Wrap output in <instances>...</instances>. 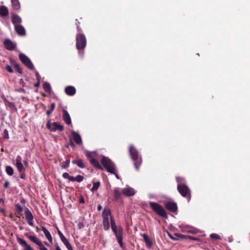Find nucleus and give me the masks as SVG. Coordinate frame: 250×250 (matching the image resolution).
<instances>
[{"label": "nucleus", "mask_w": 250, "mask_h": 250, "mask_svg": "<svg viewBox=\"0 0 250 250\" xmlns=\"http://www.w3.org/2000/svg\"><path fill=\"white\" fill-rule=\"evenodd\" d=\"M9 14L8 8L4 5L0 6V15L3 17L7 16Z\"/></svg>", "instance_id": "obj_29"}, {"label": "nucleus", "mask_w": 250, "mask_h": 250, "mask_svg": "<svg viewBox=\"0 0 250 250\" xmlns=\"http://www.w3.org/2000/svg\"><path fill=\"white\" fill-rule=\"evenodd\" d=\"M101 162L107 171L110 173H115L116 166L108 157H103L101 160Z\"/></svg>", "instance_id": "obj_5"}, {"label": "nucleus", "mask_w": 250, "mask_h": 250, "mask_svg": "<svg viewBox=\"0 0 250 250\" xmlns=\"http://www.w3.org/2000/svg\"><path fill=\"white\" fill-rule=\"evenodd\" d=\"M22 158L20 155H18L16 159V164L22 163Z\"/></svg>", "instance_id": "obj_44"}, {"label": "nucleus", "mask_w": 250, "mask_h": 250, "mask_svg": "<svg viewBox=\"0 0 250 250\" xmlns=\"http://www.w3.org/2000/svg\"><path fill=\"white\" fill-rule=\"evenodd\" d=\"M52 112L53 111L49 109L46 111V114L47 116H49Z\"/></svg>", "instance_id": "obj_55"}, {"label": "nucleus", "mask_w": 250, "mask_h": 250, "mask_svg": "<svg viewBox=\"0 0 250 250\" xmlns=\"http://www.w3.org/2000/svg\"><path fill=\"white\" fill-rule=\"evenodd\" d=\"M5 48L10 51L13 50L16 47V45L9 39H6L4 42Z\"/></svg>", "instance_id": "obj_15"}, {"label": "nucleus", "mask_w": 250, "mask_h": 250, "mask_svg": "<svg viewBox=\"0 0 250 250\" xmlns=\"http://www.w3.org/2000/svg\"><path fill=\"white\" fill-rule=\"evenodd\" d=\"M56 250H62L59 246H57L56 248Z\"/></svg>", "instance_id": "obj_62"}, {"label": "nucleus", "mask_w": 250, "mask_h": 250, "mask_svg": "<svg viewBox=\"0 0 250 250\" xmlns=\"http://www.w3.org/2000/svg\"><path fill=\"white\" fill-rule=\"evenodd\" d=\"M16 166L19 172L25 170V169L24 167L23 164L22 163L16 164Z\"/></svg>", "instance_id": "obj_37"}, {"label": "nucleus", "mask_w": 250, "mask_h": 250, "mask_svg": "<svg viewBox=\"0 0 250 250\" xmlns=\"http://www.w3.org/2000/svg\"><path fill=\"white\" fill-rule=\"evenodd\" d=\"M177 190L183 197L187 199L189 202L191 199L190 190L189 188L185 184H178Z\"/></svg>", "instance_id": "obj_6"}, {"label": "nucleus", "mask_w": 250, "mask_h": 250, "mask_svg": "<svg viewBox=\"0 0 250 250\" xmlns=\"http://www.w3.org/2000/svg\"><path fill=\"white\" fill-rule=\"evenodd\" d=\"M142 236L143 237L145 242H146L147 240H148V239H149V238L148 235L146 233H144V234H142Z\"/></svg>", "instance_id": "obj_48"}, {"label": "nucleus", "mask_w": 250, "mask_h": 250, "mask_svg": "<svg viewBox=\"0 0 250 250\" xmlns=\"http://www.w3.org/2000/svg\"><path fill=\"white\" fill-rule=\"evenodd\" d=\"M46 127L52 132H55L57 130L62 131L64 130V126L58 122H54L51 124L48 121L46 123Z\"/></svg>", "instance_id": "obj_7"}, {"label": "nucleus", "mask_w": 250, "mask_h": 250, "mask_svg": "<svg viewBox=\"0 0 250 250\" xmlns=\"http://www.w3.org/2000/svg\"><path fill=\"white\" fill-rule=\"evenodd\" d=\"M122 192L125 196L127 197L132 196L135 195L136 192L134 189L131 187L123 188Z\"/></svg>", "instance_id": "obj_13"}, {"label": "nucleus", "mask_w": 250, "mask_h": 250, "mask_svg": "<svg viewBox=\"0 0 250 250\" xmlns=\"http://www.w3.org/2000/svg\"><path fill=\"white\" fill-rule=\"evenodd\" d=\"M186 237H184V239H190V240H195V241H200V239L198 238H196V237H194L193 236H187L186 235Z\"/></svg>", "instance_id": "obj_40"}, {"label": "nucleus", "mask_w": 250, "mask_h": 250, "mask_svg": "<svg viewBox=\"0 0 250 250\" xmlns=\"http://www.w3.org/2000/svg\"><path fill=\"white\" fill-rule=\"evenodd\" d=\"M16 208V214L17 217L20 218V216L22 215V212L23 211V208L19 204H16L15 205Z\"/></svg>", "instance_id": "obj_27"}, {"label": "nucleus", "mask_w": 250, "mask_h": 250, "mask_svg": "<svg viewBox=\"0 0 250 250\" xmlns=\"http://www.w3.org/2000/svg\"><path fill=\"white\" fill-rule=\"evenodd\" d=\"M2 136L3 137V138L5 139H9V134H8V131L7 129H4L3 132V134H2Z\"/></svg>", "instance_id": "obj_41"}, {"label": "nucleus", "mask_w": 250, "mask_h": 250, "mask_svg": "<svg viewBox=\"0 0 250 250\" xmlns=\"http://www.w3.org/2000/svg\"><path fill=\"white\" fill-rule=\"evenodd\" d=\"M145 243H146V246L147 248H151V247L152 246V242L151 240V239H148V240L146 241Z\"/></svg>", "instance_id": "obj_43"}, {"label": "nucleus", "mask_w": 250, "mask_h": 250, "mask_svg": "<svg viewBox=\"0 0 250 250\" xmlns=\"http://www.w3.org/2000/svg\"><path fill=\"white\" fill-rule=\"evenodd\" d=\"M122 193L119 188H115L113 190V200L116 202H123L122 199Z\"/></svg>", "instance_id": "obj_12"}, {"label": "nucleus", "mask_w": 250, "mask_h": 250, "mask_svg": "<svg viewBox=\"0 0 250 250\" xmlns=\"http://www.w3.org/2000/svg\"><path fill=\"white\" fill-rule=\"evenodd\" d=\"M10 62L13 65L15 68L16 69V71L19 73L21 74L22 73V70L19 65V64L13 59H11Z\"/></svg>", "instance_id": "obj_26"}, {"label": "nucleus", "mask_w": 250, "mask_h": 250, "mask_svg": "<svg viewBox=\"0 0 250 250\" xmlns=\"http://www.w3.org/2000/svg\"><path fill=\"white\" fill-rule=\"evenodd\" d=\"M77 30L79 33L77 34L76 37V47L79 51H80L84 49L85 47L86 44V39L85 35L81 33V29L78 25L77 26Z\"/></svg>", "instance_id": "obj_3"}, {"label": "nucleus", "mask_w": 250, "mask_h": 250, "mask_svg": "<svg viewBox=\"0 0 250 250\" xmlns=\"http://www.w3.org/2000/svg\"><path fill=\"white\" fill-rule=\"evenodd\" d=\"M128 149L130 156L133 162L134 166L136 169L139 170L142 163V157L133 145H129Z\"/></svg>", "instance_id": "obj_2"}, {"label": "nucleus", "mask_w": 250, "mask_h": 250, "mask_svg": "<svg viewBox=\"0 0 250 250\" xmlns=\"http://www.w3.org/2000/svg\"><path fill=\"white\" fill-rule=\"evenodd\" d=\"M41 229L43 231L45 236V237L47 239L49 242L52 243L53 239L49 231L44 227H42Z\"/></svg>", "instance_id": "obj_23"}, {"label": "nucleus", "mask_w": 250, "mask_h": 250, "mask_svg": "<svg viewBox=\"0 0 250 250\" xmlns=\"http://www.w3.org/2000/svg\"><path fill=\"white\" fill-rule=\"evenodd\" d=\"M183 231H186L192 234L195 233L196 232L194 229L188 226H183L181 227Z\"/></svg>", "instance_id": "obj_30"}, {"label": "nucleus", "mask_w": 250, "mask_h": 250, "mask_svg": "<svg viewBox=\"0 0 250 250\" xmlns=\"http://www.w3.org/2000/svg\"><path fill=\"white\" fill-rule=\"evenodd\" d=\"M100 185V182H97L94 183L93 187H92V188L91 189V190L92 191H96L99 188Z\"/></svg>", "instance_id": "obj_36"}, {"label": "nucleus", "mask_w": 250, "mask_h": 250, "mask_svg": "<svg viewBox=\"0 0 250 250\" xmlns=\"http://www.w3.org/2000/svg\"><path fill=\"white\" fill-rule=\"evenodd\" d=\"M12 8L15 10H19L21 8L19 0H11Z\"/></svg>", "instance_id": "obj_28"}, {"label": "nucleus", "mask_w": 250, "mask_h": 250, "mask_svg": "<svg viewBox=\"0 0 250 250\" xmlns=\"http://www.w3.org/2000/svg\"><path fill=\"white\" fill-rule=\"evenodd\" d=\"M25 219L28 223V224L31 226H33V219L34 216L32 214L31 211L29 208H26L24 212Z\"/></svg>", "instance_id": "obj_10"}, {"label": "nucleus", "mask_w": 250, "mask_h": 250, "mask_svg": "<svg viewBox=\"0 0 250 250\" xmlns=\"http://www.w3.org/2000/svg\"><path fill=\"white\" fill-rule=\"evenodd\" d=\"M175 236L176 237H173L171 234L168 233L169 237L173 240H184V237H186V235L181 234L180 233H176L174 234Z\"/></svg>", "instance_id": "obj_25"}, {"label": "nucleus", "mask_w": 250, "mask_h": 250, "mask_svg": "<svg viewBox=\"0 0 250 250\" xmlns=\"http://www.w3.org/2000/svg\"><path fill=\"white\" fill-rule=\"evenodd\" d=\"M71 134L73 136L74 141L77 144L81 145L82 144V140L81 137L78 133L73 131L71 132Z\"/></svg>", "instance_id": "obj_19"}, {"label": "nucleus", "mask_w": 250, "mask_h": 250, "mask_svg": "<svg viewBox=\"0 0 250 250\" xmlns=\"http://www.w3.org/2000/svg\"><path fill=\"white\" fill-rule=\"evenodd\" d=\"M4 202V201L1 198H0V203H3Z\"/></svg>", "instance_id": "obj_64"}, {"label": "nucleus", "mask_w": 250, "mask_h": 250, "mask_svg": "<svg viewBox=\"0 0 250 250\" xmlns=\"http://www.w3.org/2000/svg\"><path fill=\"white\" fill-rule=\"evenodd\" d=\"M11 20L14 26L21 25L22 22L21 18L17 14H13L11 16Z\"/></svg>", "instance_id": "obj_14"}, {"label": "nucleus", "mask_w": 250, "mask_h": 250, "mask_svg": "<svg viewBox=\"0 0 250 250\" xmlns=\"http://www.w3.org/2000/svg\"><path fill=\"white\" fill-rule=\"evenodd\" d=\"M9 185V182L8 181H6L4 184V187L5 188H7L8 187Z\"/></svg>", "instance_id": "obj_56"}, {"label": "nucleus", "mask_w": 250, "mask_h": 250, "mask_svg": "<svg viewBox=\"0 0 250 250\" xmlns=\"http://www.w3.org/2000/svg\"><path fill=\"white\" fill-rule=\"evenodd\" d=\"M5 69L6 71H7L9 73H12L13 72V69L12 68V67L9 65H7L5 67Z\"/></svg>", "instance_id": "obj_47"}, {"label": "nucleus", "mask_w": 250, "mask_h": 250, "mask_svg": "<svg viewBox=\"0 0 250 250\" xmlns=\"http://www.w3.org/2000/svg\"><path fill=\"white\" fill-rule=\"evenodd\" d=\"M40 85V81H37V82L34 84V86L36 87H38Z\"/></svg>", "instance_id": "obj_54"}, {"label": "nucleus", "mask_w": 250, "mask_h": 250, "mask_svg": "<svg viewBox=\"0 0 250 250\" xmlns=\"http://www.w3.org/2000/svg\"><path fill=\"white\" fill-rule=\"evenodd\" d=\"M75 88L73 86H67L65 88V93L69 96H73L76 93Z\"/></svg>", "instance_id": "obj_20"}, {"label": "nucleus", "mask_w": 250, "mask_h": 250, "mask_svg": "<svg viewBox=\"0 0 250 250\" xmlns=\"http://www.w3.org/2000/svg\"><path fill=\"white\" fill-rule=\"evenodd\" d=\"M90 163L96 168L103 170V167L100 165L99 162L95 158H91L90 159Z\"/></svg>", "instance_id": "obj_24"}, {"label": "nucleus", "mask_w": 250, "mask_h": 250, "mask_svg": "<svg viewBox=\"0 0 250 250\" xmlns=\"http://www.w3.org/2000/svg\"><path fill=\"white\" fill-rule=\"evenodd\" d=\"M5 171L6 173L9 176H12L14 173L13 168L11 166H6Z\"/></svg>", "instance_id": "obj_34"}, {"label": "nucleus", "mask_w": 250, "mask_h": 250, "mask_svg": "<svg viewBox=\"0 0 250 250\" xmlns=\"http://www.w3.org/2000/svg\"><path fill=\"white\" fill-rule=\"evenodd\" d=\"M35 75H36L37 81H40V75H39V74L38 72H36Z\"/></svg>", "instance_id": "obj_53"}, {"label": "nucleus", "mask_w": 250, "mask_h": 250, "mask_svg": "<svg viewBox=\"0 0 250 250\" xmlns=\"http://www.w3.org/2000/svg\"><path fill=\"white\" fill-rule=\"evenodd\" d=\"M43 89L47 92H51V86L50 84L47 82H45L42 85Z\"/></svg>", "instance_id": "obj_33"}, {"label": "nucleus", "mask_w": 250, "mask_h": 250, "mask_svg": "<svg viewBox=\"0 0 250 250\" xmlns=\"http://www.w3.org/2000/svg\"><path fill=\"white\" fill-rule=\"evenodd\" d=\"M72 163L74 165H77L80 168H84L86 167V165L83 161L81 159L73 160Z\"/></svg>", "instance_id": "obj_21"}, {"label": "nucleus", "mask_w": 250, "mask_h": 250, "mask_svg": "<svg viewBox=\"0 0 250 250\" xmlns=\"http://www.w3.org/2000/svg\"><path fill=\"white\" fill-rule=\"evenodd\" d=\"M56 229H57L58 234L59 235L62 241L63 242V244L64 243L67 242L68 241L67 239L64 237V236L63 235L61 231V230L59 229L58 227H56Z\"/></svg>", "instance_id": "obj_31"}, {"label": "nucleus", "mask_w": 250, "mask_h": 250, "mask_svg": "<svg viewBox=\"0 0 250 250\" xmlns=\"http://www.w3.org/2000/svg\"><path fill=\"white\" fill-rule=\"evenodd\" d=\"M85 155L86 156V157L89 159V161L90 159L93 158L91 152L86 150L85 151Z\"/></svg>", "instance_id": "obj_39"}, {"label": "nucleus", "mask_w": 250, "mask_h": 250, "mask_svg": "<svg viewBox=\"0 0 250 250\" xmlns=\"http://www.w3.org/2000/svg\"><path fill=\"white\" fill-rule=\"evenodd\" d=\"M210 237L212 239H214L216 240H221V236L216 233H211L210 235Z\"/></svg>", "instance_id": "obj_38"}, {"label": "nucleus", "mask_w": 250, "mask_h": 250, "mask_svg": "<svg viewBox=\"0 0 250 250\" xmlns=\"http://www.w3.org/2000/svg\"><path fill=\"white\" fill-rule=\"evenodd\" d=\"M149 205L152 210L159 216L166 219L168 218L166 211L161 205L153 202H150Z\"/></svg>", "instance_id": "obj_4"}, {"label": "nucleus", "mask_w": 250, "mask_h": 250, "mask_svg": "<svg viewBox=\"0 0 250 250\" xmlns=\"http://www.w3.org/2000/svg\"><path fill=\"white\" fill-rule=\"evenodd\" d=\"M0 212L4 214L5 213V209L4 208H0Z\"/></svg>", "instance_id": "obj_60"}, {"label": "nucleus", "mask_w": 250, "mask_h": 250, "mask_svg": "<svg viewBox=\"0 0 250 250\" xmlns=\"http://www.w3.org/2000/svg\"><path fill=\"white\" fill-rule=\"evenodd\" d=\"M17 241L21 245L25 247L24 250H33V248L30 245L27 244L24 239L18 237Z\"/></svg>", "instance_id": "obj_17"}, {"label": "nucleus", "mask_w": 250, "mask_h": 250, "mask_svg": "<svg viewBox=\"0 0 250 250\" xmlns=\"http://www.w3.org/2000/svg\"><path fill=\"white\" fill-rule=\"evenodd\" d=\"M97 209L98 211L101 210L102 209V207L101 205H98L97 207Z\"/></svg>", "instance_id": "obj_61"}, {"label": "nucleus", "mask_w": 250, "mask_h": 250, "mask_svg": "<svg viewBox=\"0 0 250 250\" xmlns=\"http://www.w3.org/2000/svg\"><path fill=\"white\" fill-rule=\"evenodd\" d=\"M3 100L5 102V105L7 108H8L12 111H13L14 110L16 109V106L13 103L7 101L5 97L3 98Z\"/></svg>", "instance_id": "obj_22"}, {"label": "nucleus", "mask_w": 250, "mask_h": 250, "mask_svg": "<svg viewBox=\"0 0 250 250\" xmlns=\"http://www.w3.org/2000/svg\"><path fill=\"white\" fill-rule=\"evenodd\" d=\"M84 178L83 176H81L80 175H77L76 177H73L71 178V181L72 182H77L79 183H80L82 182Z\"/></svg>", "instance_id": "obj_32"}, {"label": "nucleus", "mask_w": 250, "mask_h": 250, "mask_svg": "<svg viewBox=\"0 0 250 250\" xmlns=\"http://www.w3.org/2000/svg\"><path fill=\"white\" fill-rule=\"evenodd\" d=\"M55 106H56V104H55V103H51V108H50V110H51L52 111H53L54 109H55Z\"/></svg>", "instance_id": "obj_51"}, {"label": "nucleus", "mask_w": 250, "mask_h": 250, "mask_svg": "<svg viewBox=\"0 0 250 250\" xmlns=\"http://www.w3.org/2000/svg\"><path fill=\"white\" fill-rule=\"evenodd\" d=\"M64 244L68 250H73L71 245L68 241H67L66 243H64Z\"/></svg>", "instance_id": "obj_45"}, {"label": "nucleus", "mask_w": 250, "mask_h": 250, "mask_svg": "<svg viewBox=\"0 0 250 250\" xmlns=\"http://www.w3.org/2000/svg\"><path fill=\"white\" fill-rule=\"evenodd\" d=\"M83 227V224L82 223H79L78 224V227L79 229H81Z\"/></svg>", "instance_id": "obj_59"}, {"label": "nucleus", "mask_w": 250, "mask_h": 250, "mask_svg": "<svg viewBox=\"0 0 250 250\" xmlns=\"http://www.w3.org/2000/svg\"><path fill=\"white\" fill-rule=\"evenodd\" d=\"M15 30L16 33L20 36H24L25 35V28L21 24L15 26Z\"/></svg>", "instance_id": "obj_18"}, {"label": "nucleus", "mask_w": 250, "mask_h": 250, "mask_svg": "<svg viewBox=\"0 0 250 250\" xmlns=\"http://www.w3.org/2000/svg\"><path fill=\"white\" fill-rule=\"evenodd\" d=\"M19 59L29 69L33 70L34 69V65L31 62L30 59L23 53H20L19 54Z\"/></svg>", "instance_id": "obj_8"}, {"label": "nucleus", "mask_w": 250, "mask_h": 250, "mask_svg": "<svg viewBox=\"0 0 250 250\" xmlns=\"http://www.w3.org/2000/svg\"><path fill=\"white\" fill-rule=\"evenodd\" d=\"M69 145H70L72 147L75 146V145L74 144V142L72 141V140H70Z\"/></svg>", "instance_id": "obj_57"}, {"label": "nucleus", "mask_w": 250, "mask_h": 250, "mask_svg": "<svg viewBox=\"0 0 250 250\" xmlns=\"http://www.w3.org/2000/svg\"><path fill=\"white\" fill-rule=\"evenodd\" d=\"M24 164L25 166H27L28 165V162L27 161H24Z\"/></svg>", "instance_id": "obj_63"}, {"label": "nucleus", "mask_w": 250, "mask_h": 250, "mask_svg": "<svg viewBox=\"0 0 250 250\" xmlns=\"http://www.w3.org/2000/svg\"><path fill=\"white\" fill-rule=\"evenodd\" d=\"M176 182L179 183V184H182V183L184 181V179L180 177H176Z\"/></svg>", "instance_id": "obj_46"}, {"label": "nucleus", "mask_w": 250, "mask_h": 250, "mask_svg": "<svg viewBox=\"0 0 250 250\" xmlns=\"http://www.w3.org/2000/svg\"><path fill=\"white\" fill-rule=\"evenodd\" d=\"M165 208L172 212H175L178 210V207L175 202H167L165 205Z\"/></svg>", "instance_id": "obj_11"}, {"label": "nucleus", "mask_w": 250, "mask_h": 250, "mask_svg": "<svg viewBox=\"0 0 250 250\" xmlns=\"http://www.w3.org/2000/svg\"><path fill=\"white\" fill-rule=\"evenodd\" d=\"M55 106H56V104H55V103H51V108H50V110H51L52 111H53L54 109H55Z\"/></svg>", "instance_id": "obj_52"}, {"label": "nucleus", "mask_w": 250, "mask_h": 250, "mask_svg": "<svg viewBox=\"0 0 250 250\" xmlns=\"http://www.w3.org/2000/svg\"><path fill=\"white\" fill-rule=\"evenodd\" d=\"M62 119L68 125L71 124V119L68 112L65 109H62Z\"/></svg>", "instance_id": "obj_16"}, {"label": "nucleus", "mask_w": 250, "mask_h": 250, "mask_svg": "<svg viewBox=\"0 0 250 250\" xmlns=\"http://www.w3.org/2000/svg\"><path fill=\"white\" fill-rule=\"evenodd\" d=\"M21 173L20 178L23 179H25L26 178V174L25 173V171L20 172Z\"/></svg>", "instance_id": "obj_49"}, {"label": "nucleus", "mask_w": 250, "mask_h": 250, "mask_svg": "<svg viewBox=\"0 0 250 250\" xmlns=\"http://www.w3.org/2000/svg\"><path fill=\"white\" fill-rule=\"evenodd\" d=\"M62 177L65 179H67L69 181H71V178H72V176H70L69 174L67 172H64L62 174Z\"/></svg>", "instance_id": "obj_42"}, {"label": "nucleus", "mask_w": 250, "mask_h": 250, "mask_svg": "<svg viewBox=\"0 0 250 250\" xmlns=\"http://www.w3.org/2000/svg\"><path fill=\"white\" fill-rule=\"evenodd\" d=\"M113 174H114L116 176V177L118 179H120V177H119V176L118 175V174L116 172V170L115 169V173H112Z\"/></svg>", "instance_id": "obj_58"}, {"label": "nucleus", "mask_w": 250, "mask_h": 250, "mask_svg": "<svg viewBox=\"0 0 250 250\" xmlns=\"http://www.w3.org/2000/svg\"><path fill=\"white\" fill-rule=\"evenodd\" d=\"M70 159H67L64 162L61 163L60 166L62 168L65 169L70 164Z\"/></svg>", "instance_id": "obj_35"}, {"label": "nucleus", "mask_w": 250, "mask_h": 250, "mask_svg": "<svg viewBox=\"0 0 250 250\" xmlns=\"http://www.w3.org/2000/svg\"><path fill=\"white\" fill-rule=\"evenodd\" d=\"M79 202L81 204H84V202H85L84 199V198H83V196H81V197H80Z\"/></svg>", "instance_id": "obj_50"}, {"label": "nucleus", "mask_w": 250, "mask_h": 250, "mask_svg": "<svg viewBox=\"0 0 250 250\" xmlns=\"http://www.w3.org/2000/svg\"><path fill=\"white\" fill-rule=\"evenodd\" d=\"M103 226L104 230L107 231L111 228L115 235V237L121 248H124L123 228L121 226L117 227L114 217L111 215L110 210L107 208H104L102 213Z\"/></svg>", "instance_id": "obj_1"}, {"label": "nucleus", "mask_w": 250, "mask_h": 250, "mask_svg": "<svg viewBox=\"0 0 250 250\" xmlns=\"http://www.w3.org/2000/svg\"><path fill=\"white\" fill-rule=\"evenodd\" d=\"M25 235L28 237L30 241L37 244L39 246L40 250H48L42 244L41 241L35 236L29 235L27 233L25 234Z\"/></svg>", "instance_id": "obj_9"}]
</instances>
